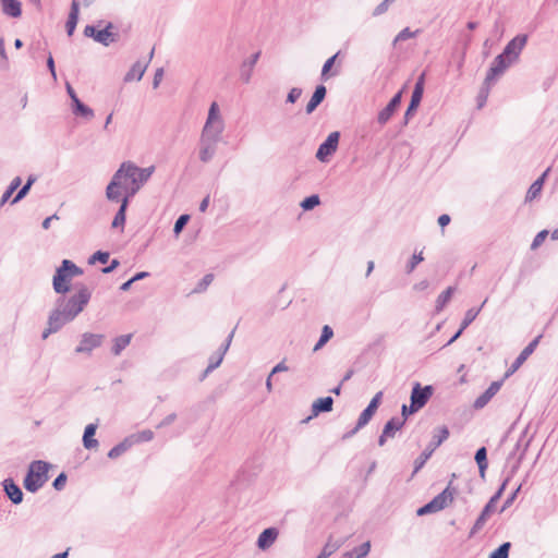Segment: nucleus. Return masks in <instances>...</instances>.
<instances>
[{"mask_svg": "<svg viewBox=\"0 0 558 558\" xmlns=\"http://www.w3.org/2000/svg\"><path fill=\"white\" fill-rule=\"evenodd\" d=\"M155 169V166L140 168L132 161L122 162L106 189L107 198L111 202L120 201V187L124 189V197L132 198L150 179Z\"/></svg>", "mask_w": 558, "mask_h": 558, "instance_id": "f257e3e1", "label": "nucleus"}, {"mask_svg": "<svg viewBox=\"0 0 558 558\" xmlns=\"http://www.w3.org/2000/svg\"><path fill=\"white\" fill-rule=\"evenodd\" d=\"M225 130V121L220 108L216 101L211 102L208 109V116L203 126L199 137V160L204 163L209 162L217 153V145L221 141Z\"/></svg>", "mask_w": 558, "mask_h": 558, "instance_id": "f03ea898", "label": "nucleus"}, {"mask_svg": "<svg viewBox=\"0 0 558 558\" xmlns=\"http://www.w3.org/2000/svg\"><path fill=\"white\" fill-rule=\"evenodd\" d=\"M90 298L92 291L85 284H80L75 294L70 298L60 296L57 300L56 307L50 315L57 317L58 322L64 326L83 312Z\"/></svg>", "mask_w": 558, "mask_h": 558, "instance_id": "7ed1b4c3", "label": "nucleus"}, {"mask_svg": "<svg viewBox=\"0 0 558 558\" xmlns=\"http://www.w3.org/2000/svg\"><path fill=\"white\" fill-rule=\"evenodd\" d=\"M49 463L36 460L28 466V472L24 478V487L31 493L39 490L48 480Z\"/></svg>", "mask_w": 558, "mask_h": 558, "instance_id": "20e7f679", "label": "nucleus"}, {"mask_svg": "<svg viewBox=\"0 0 558 558\" xmlns=\"http://www.w3.org/2000/svg\"><path fill=\"white\" fill-rule=\"evenodd\" d=\"M433 396V387L427 385L422 387L420 383H415L411 391V403L409 405V412L415 413L422 409Z\"/></svg>", "mask_w": 558, "mask_h": 558, "instance_id": "39448f33", "label": "nucleus"}, {"mask_svg": "<svg viewBox=\"0 0 558 558\" xmlns=\"http://www.w3.org/2000/svg\"><path fill=\"white\" fill-rule=\"evenodd\" d=\"M105 339L104 335L84 332L81 337L78 345L75 348V353L90 355L93 350L99 348Z\"/></svg>", "mask_w": 558, "mask_h": 558, "instance_id": "423d86ee", "label": "nucleus"}, {"mask_svg": "<svg viewBox=\"0 0 558 558\" xmlns=\"http://www.w3.org/2000/svg\"><path fill=\"white\" fill-rule=\"evenodd\" d=\"M513 62L505 56V53L498 54L486 74L485 85H492L497 80L498 76L504 74V72L511 65Z\"/></svg>", "mask_w": 558, "mask_h": 558, "instance_id": "0eeeda50", "label": "nucleus"}, {"mask_svg": "<svg viewBox=\"0 0 558 558\" xmlns=\"http://www.w3.org/2000/svg\"><path fill=\"white\" fill-rule=\"evenodd\" d=\"M339 132H331L327 138L319 145L316 158L324 162L328 159L329 156H331L333 153H336L339 144Z\"/></svg>", "mask_w": 558, "mask_h": 558, "instance_id": "6e6552de", "label": "nucleus"}, {"mask_svg": "<svg viewBox=\"0 0 558 558\" xmlns=\"http://www.w3.org/2000/svg\"><path fill=\"white\" fill-rule=\"evenodd\" d=\"M542 338V335H538L535 337L517 356L514 362L511 364V366L508 368V371L505 373L504 379L510 377L512 374H514L521 365L527 360V357L535 351L536 347L539 343V340Z\"/></svg>", "mask_w": 558, "mask_h": 558, "instance_id": "1a4fd4ad", "label": "nucleus"}, {"mask_svg": "<svg viewBox=\"0 0 558 558\" xmlns=\"http://www.w3.org/2000/svg\"><path fill=\"white\" fill-rule=\"evenodd\" d=\"M527 43V35L520 34L512 38L504 48L502 53L513 63L519 60L520 53Z\"/></svg>", "mask_w": 558, "mask_h": 558, "instance_id": "9d476101", "label": "nucleus"}, {"mask_svg": "<svg viewBox=\"0 0 558 558\" xmlns=\"http://www.w3.org/2000/svg\"><path fill=\"white\" fill-rule=\"evenodd\" d=\"M505 379L493 381L489 387L481 395L478 396L473 407L475 409H483L490 400L500 390Z\"/></svg>", "mask_w": 558, "mask_h": 558, "instance_id": "9b49d317", "label": "nucleus"}, {"mask_svg": "<svg viewBox=\"0 0 558 558\" xmlns=\"http://www.w3.org/2000/svg\"><path fill=\"white\" fill-rule=\"evenodd\" d=\"M424 78L425 74H421V76L417 78L414 89L412 92L411 101L409 104V107L405 111V119L418 107L423 93H424Z\"/></svg>", "mask_w": 558, "mask_h": 558, "instance_id": "f8f14e48", "label": "nucleus"}, {"mask_svg": "<svg viewBox=\"0 0 558 558\" xmlns=\"http://www.w3.org/2000/svg\"><path fill=\"white\" fill-rule=\"evenodd\" d=\"M70 282L71 279L66 275L65 270H62V266L57 268L56 274L52 279L53 290L58 294H64L70 291Z\"/></svg>", "mask_w": 558, "mask_h": 558, "instance_id": "ddd939ff", "label": "nucleus"}, {"mask_svg": "<svg viewBox=\"0 0 558 558\" xmlns=\"http://www.w3.org/2000/svg\"><path fill=\"white\" fill-rule=\"evenodd\" d=\"M401 102V93H397L388 102V105L378 112L377 121L380 125L386 124L392 114L395 113L396 109L399 107Z\"/></svg>", "mask_w": 558, "mask_h": 558, "instance_id": "4468645a", "label": "nucleus"}, {"mask_svg": "<svg viewBox=\"0 0 558 558\" xmlns=\"http://www.w3.org/2000/svg\"><path fill=\"white\" fill-rule=\"evenodd\" d=\"M260 57V51L253 53L248 59L244 60L240 68V77L243 83L247 84L251 81L253 69Z\"/></svg>", "mask_w": 558, "mask_h": 558, "instance_id": "2eb2a0df", "label": "nucleus"}, {"mask_svg": "<svg viewBox=\"0 0 558 558\" xmlns=\"http://www.w3.org/2000/svg\"><path fill=\"white\" fill-rule=\"evenodd\" d=\"M153 56H154V49H151V51L149 53L148 61H146V62L137 61V62H135L132 65V68L129 70V72L125 74L124 81L125 82H131V81H134V80L140 81L143 77V75H144V73H145V71H146V69L148 66V63H149L150 59L153 58Z\"/></svg>", "mask_w": 558, "mask_h": 558, "instance_id": "dca6fc26", "label": "nucleus"}, {"mask_svg": "<svg viewBox=\"0 0 558 558\" xmlns=\"http://www.w3.org/2000/svg\"><path fill=\"white\" fill-rule=\"evenodd\" d=\"M279 531L277 527L265 529L257 538V547L262 550L268 549L278 538Z\"/></svg>", "mask_w": 558, "mask_h": 558, "instance_id": "f3484780", "label": "nucleus"}, {"mask_svg": "<svg viewBox=\"0 0 558 558\" xmlns=\"http://www.w3.org/2000/svg\"><path fill=\"white\" fill-rule=\"evenodd\" d=\"M495 506H496V504L493 502L492 500H489L486 504V506L483 508L481 514L476 519L473 527L471 529L470 537H472L473 535H475L478 531H481L483 529V526L485 525L487 519L494 512Z\"/></svg>", "mask_w": 558, "mask_h": 558, "instance_id": "a211bd4d", "label": "nucleus"}, {"mask_svg": "<svg viewBox=\"0 0 558 558\" xmlns=\"http://www.w3.org/2000/svg\"><path fill=\"white\" fill-rule=\"evenodd\" d=\"M2 484L7 496L13 504L19 505L23 501V492L12 478H5Z\"/></svg>", "mask_w": 558, "mask_h": 558, "instance_id": "6ab92c4d", "label": "nucleus"}, {"mask_svg": "<svg viewBox=\"0 0 558 558\" xmlns=\"http://www.w3.org/2000/svg\"><path fill=\"white\" fill-rule=\"evenodd\" d=\"M2 13L12 19L22 15V3L19 0H0Z\"/></svg>", "mask_w": 558, "mask_h": 558, "instance_id": "aec40b11", "label": "nucleus"}, {"mask_svg": "<svg viewBox=\"0 0 558 558\" xmlns=\"http://www.w3.org/2000/svg\"><path fill=\"white\" fill-rule=\"evenodd\" d=\"M326 93H327V89L324 85H318L315 88V90L305 108V111L307 114H311L312 112H314L315 109L323 102V100L326 97Z\"/></svg>", "mask_w": 558, "mask_h": 558, "instance_id": "412c9836", "label": "nucleus"}, {"mask_svg": "<svg viewBox=\"0 0 558 558\" xmlns=\"http://www.w3.org/2000/svg\"><path fill=\"white\" fill-rule=\"evenodd\" d=\"M78 15H80V1L78 0H72L70 13L68 16V21L65 24L66 33L69 36H72L77 22H78Z\"/></svg>", "mask_w": 558, "mask_h": 558, "instance_id": "4be33fe9", "label": "nucleus"}, {"mask_svg": "<svg viewBox=\"0 0 558 558\" xmlns=\"http://www.w3.org/2000/svg\"><path fill=\"white\" fill-rule=\"evenodd\" d=\"M333 399L331 397L318 398L312 404V416H317L322 412L332 410Z\"/></svg>", "mask_w": 558, "mask_h": 558, "instance_id": "5701e85b", "label": "nucleus"}, {"mask_svg": "<svg viewBox=\"0 0 558 558\" xmlns=\"http://www.w3.org/2000/svg\"><path fill=\"white\" fill-rule=\"evenodd\" d=\"M345 539L339 538L333 539L332 536H329L328 541L324 545L320 554L317 556V558H328L333 553H336L343 544Z\"/></svg>", "mask_w": 558, "mask_h": 558, "instance_id": "b1692460", "label": "nucleus"}, {"mask_svg": "<svg viewBox=\"0 0 558 558\" xmlns=\"http://www.w3.org/2000/svg\"><path fill=\"white\" fill-rule=\"evenodd\" d=\"M549 170H550L549 168L546 169V171L531 184V186L527 190L526 195H525L526 202H531L539 195V193L543 189V185H544L545 178L548 174Z\"/></svg>", "mask_w": 558, "mask_h": 558, "instance_id": "393cba45", "label": "nucleus"}, {"mask_svg": "<svg viewBox=\"0 0 558 558\" xmlns=\"http://www.w3.org/2000/svg\"><path fill=\"white\" fill-rule=\"evenodd\" d=\"M113 27L112 23H108L107 26L104 29L97 31V34L95 36V41L104 45L109 46L111 43L117 40V34H113L110 32V29Z\"/></svg>", "mask_w": 558, "mask_h": 558, "instance_id": "a878e982", "label": "nucleus"}, {"mask_svg": "<svg viewBox=\"0 0 558 558\" xmlns=\"http://www.w3.org/2000/svg\"><path fill=\"white\" fill-rule=\"evenodd\" d=\"M96 429H97V425L94 423L88 424L85 427L84 435H83V446L88 450L98 447V440L96 438H94V436L96 434Z\"/></svg>", "mask_w": 558, "mask_h": 558, "instance_id": "bb28decb", "label": "nucleus"}, {"mask_svg": "<svg viewBox=\"0 0 558 558\" xmlns=\"http://www.w3.org/2000/svg\"><path fill=\"white\" fill-rule=\"evenodd\" d=\"M453 499V494L450 490V486L445 488L440 494L435 496L430 501L435 505L438 511L442 510L451 502Z\"/></svg>", "mask_w": 558, "mask_h": 558, "instance_id": "cd10ccee", "label": "nucleus"}, {"mask_svg": "<svg viewBox=\"0 0 558 558\" xmlns=\"http://www.w3.org/2000/svg\"><path fill=\"white\" fill-rule=\"evenodd\" d=\"M404 424V417H391L384 426V436H389L390 438H393L396 432L400 430Z\"/></svg>", "mask_w": 558, "mask_h": 558, "instance_id": "c85d7f7f", "label": "nucleus"}, {"mask_svg": "<svg viewBox=\"0 0 558 558\" xmlns=\"http://www.w3.org/2000/svg\"><path fill=\"white\" fill-rule=\"evenodd\" d=\"M133 446L130 437L124 438L121 442L112 447L109 452L108 457L110 459H117L120 456H122L124 452H126L131 447Z\"/></svg>", "mask_w": 558, "mask_h": 558, "instance_id": "c756f323", "label": "nucleus"}, {"mask_svg": "<svg viewBox=\"0 0 558 558\" xmlns=\"http://www.w3.org/2000/svg\"><path fill=\"white\" fill-rule=\"evenodd\" d=\"M475 461L478 465V472H480V476L482 478L485 477V472L487 470V466H488V463H487V450L485 447H481L477 449V451L475 452Z\"/></svg>", "mask_w": 558, "mask_h": 558, "instance_id": "7c9ffc66", "label": "nucleus"}, {"mask_svg": "<svg viewBox=\"0 0 558 558\" xmlns=\"http://www.w3.org/2000/svg\"><path fill=\"white\" fill-rule=\"evenodd\" d=\"M129 198L128 197H123L121 199V206L118 210V213L116 214L114 218H113V221H112V227L113 228H118V227H123L124 223H125V211H126V208H128V204H129Z\"/></svg>", "mask_w": 558, "mask_h": 558, "instance_id": "2f4dec72", "label": "nucleus"}, {"mask_svg": "<svg viewBox=\"0 0 558 558\" xmlns=\"http://www.w3.org/2000/svg\"><path fill=\"white\" fill-rule=\"evenodd\" d=\"M73 113L76 114V116H82L84 118H87V119H92L94 117V111L87 107L86 105H84L80 99L78 97L75 98L73 101Z\"/></svg>", "mask_w": 558, "mask_h": 558, "instance_id": "473e14b6", "label": "nucleus"}, {"mask_svg": "<svg viewBox=\"0 0 558 558\" xmlns=\"http://www.w3.org/2000/svg\"><path fill=\"white\" fill-rule=\"evenodd\" d=\"M132 335H122L113 340L112 353L119 355L131 342Z\"/></svg>", "mask_w": 558, "mask_h": 558, "instance_id": "72a5a7b5", "label": "nucleus"}, {"mask_svg": "<svg viewBox=\"0 0 558 558\" xmlns=\"http://www.w3.org/2000/svg\"><path fill=\"white\" fill-rule=\"evenodd\" d=\"M454 292L453 287H448L444 292H441L437 300H436V311L440 312L442 308L447 305V303L450 301L452 294Z\"/></svg>", "mask_w": 558, "mask_h": 558, "instance_id": "f704fd0d", "label": "nucleus"}, {"mask_svg": "<svg viewBox=\"0 0 558 558\" xmlns=\"http://www.w3.org/2000/svg\"><path fill=\"white\" fill-rule=\"evenodd\" d=\"M449 437V429L446 426H441L438 428L437 434L433 436L432 441L429 442V447L434 448V450L439 447L447 438Z\"/></svg>", "mask_w": 558, "mask_h": 558, "instance_id": "c9c22d12", "label": "nucleus"}, {"mask_svg": "<svg viewBox=\"0 0 558 558\" xmlns=\"http://www.w3.org/2000/svg\"><path fill=\"white\" fill-rule=\"evenodd\" d=\"M434 452V448L427 447L414 461V470L413 474L417 473L424 464L427 462V460L430 458L432 453Z\"/></svg>", "mask_w": 558, "mask_h": 558, "instance_id": "e433bc0d", "label": "nucleus"}, {"mask_svg": "<svg viewBox=\"0 0 558 558\" xmlns=\"http://www.w3.org/2000/svg\"><path fill=\"white\" fill-rule=\"evenodd\" d=\"M61 266L62 270L66 271V275L70 277L71 280L74 277L83 275V269L69 259H63Z\"/></svg>", "mask_w": 558, "mask_h": 558, "instance_id": "4c0bfd02", "label": "nucleus"}, {"mask_svg": "<svg viewBox=\"0 0 558 558\" xmlns=\"http://www.w3.org/2000/svg\"><path fill=\"white\" fill-rule=\"evenodd\" d=\"M132 444L146 442L150 441L154 438V433L150 429H143L138 433L132 434L129 436Z\"/></svg>", "mask_w": 558, "mask_h": 558, "instance_id": "58836bf2", "label": "nucleus"}, {"mask_svg": "<svg viewBox=\"0 0 558 558\" xmlns=\"http://www.w3.org/2000/svg\"><path fill=\"white\" fill-rule=\"evenodd\" d=\"M486 302H487V299L484 300V302L482 303V305L478 308H470L465 312L464 318L461 323L462 329H465L477 317V315L480 314L482 307L486 304Z\"/></svg>", "mask_w": 558, "mask_h": 558, "instance_id": "ea45409f", "label": "nucleus"}, {"mask_svg": "<svg viewBox=\"0 0 558 558\" xmlns=\"http://www.w3.org/2000/svg\"><path fill=\"white\" fill-rule=\"evenodd\" d=\"M63 326L58 322L57 317L49 315L48 327L44 330L41 338L47 339L49 335L59 331Z\"/></svg>", "mask_w": 558, "mask_h": 558, "instance_id": "a19ab883", "label": "nucleus"}, {"mask_svg": "<svg viewBox=\"0 0 558 558\" xmlns=\"http://www.w3.org/2000/svg\"><path fill=\"white\" fill-rule=\"evenodd\" d=\"M374 414L375 412H373L371 409L366 407L357 418L355 430H360L362 427L367 425Z\"/></svg>", "mask_w": 558, "mask_h": 558, "instance_id": "79ce46f5", "label": "nucleus"}, {"mask_svg": "<svg viewBox=\"0 0 558 558\" xmlns=\"http://www.w3.org/2000/svg\"><path fill=\"white\" fill-rule=\"evenodd\" d=\"M35 180L36 179L32 175L27 179L26 183L19 190V192L14 196L12 204L20 202L22 198H24L27 195V193H28L29 189L32 187V185L34 184Z\"/></svg>", "mask_w": 558, "mask_h": 558, "instance_id": "37998d69", "label": "nucleus"}, {"mask_svg": "<svg viewBox=\"0 0 558 558\" xmlns=\"http://www.w3.org/2000/svg\"><path fill=\"white\" fill-rule=\"evenodd\" d=\"M320 204V198L317 194H313L306 198H304L300 206L303 210L307 211V210H312L313 208H315L316 206H318Z\"/></svg>", "mask_w": 558, "mask_h": 558, "instance_id": "c03bdc74", "label": "nucleus"}, {"mask_svg": "<svg viewBox=\"0 0 558 558\" xmlns=\"http://www.w3.org/2000/svg\"><path fill=\"white\" fill-rule=\"evenodd\" d=\"M421 33L420 29L411 31L409 27L403 28L393 39V45L416 37Z\"/></svg>", "mask_w": 558, "mask_h": 558, "instance_id": "a18cd8bd", "label": "nucleus"}, {"mask_svg": "<svg viewBox=\"0 0 558 558\" xmlns=\"http://www.w3.org/2000/svg\"><path fill=\"white\" fill-rule=\"evenodd\" d=\"M222 360H223L222 354L216 353L215 355L210 356L208 366L204 371L202 379H204L210 372L216 369L221 364Z\"/></svg>", "mask_w": 558, "mask_h": 558, "instance_id": "49530a36", "label": "nucleus"}, {"mask_svg": "<svg viewBox=\"0 0 558 558\" xmlns=\"http://www.w3.org/2000/svg\"><path fill=\"white\" fill-rule=\"evenodd\" d=\"M424 260L423 252L414 253L405 266V272L411 274Z\"/></svg>", "mask_w": 558, "mask_h": 558, "instance_id": "de8ad7c7", "label": "nucleus"}, {"mask_svg": "<svg viewBox=\"0 0 558 558\" xmlns=\"http://www.w3.org/2000/svg\"><path fill=\"white\" fill-rule=\"evenodd\" d=\"M510 543L501 544L497 549H495L488 558H508L510 550Z\"/></svg>", "mask_w": 558, "mask_h": 558, "instance_id": "09e8293b", "label": "nucleus"}, {"mask_svg": "<svg viewBox=\"0 0 558 558\" xmlns=\"http://www.w3.org/2000/svg\"><path fill=\"white\" fill-rule=\"evenodd\" d=\"M214 280V275L213 274H207L205 275L202 280L196 284V287L194 288L193 292L194 293H202L204 292L208 286L213 282Z\"/></svg>", "mask_w": 558, "mask_h": 558, "instance_id": "8fccbe9b", "label": "nucleus"}, {"mask_svg": "<svg viewBox=\"0 0 558 558\" xmlns=\"http://www.w3.org/2000/svg\"><path fill=\"white\" fill-rule=\"evenodd\" d=\"M489 88L490 85L483 84V87L481 88L478 95H477V108L481 109L484 107V105L487 101L488 95H489Z\"/></svg>", "mask_w": 558, "mask_h": 558, "instance_id": "3c124183", "label": "nucleus"}, {"mask_svg": "<svg viewBox=\"0 0 558 558\" xmlns=\"http://www.w3.org/2000/svg\"><path fill=\"white\" fill-rule=\"evenodd\" d=\"M109 257L110 255L108 252L97 251L89 257L88 263L95 264L96 262H99L106 264L109 260Z\"/></svg>", "mask_w": 558, "mask_h": 558, "instance_id": "603ef678", "label": "nucleus"}, {"mask_svg": "<svg viewBox=\"0 0 558 558\" xmlns=\"http://www.w3.org/2000/svg\"><path fill=\"white\" fill-rule=\"evenodd\" d=\"M190 219L189 215H181L174 222L173 232L179 235Z\"/></svg>", "mask_w": 558, "mask_h": 558, "instance_id": "864d4df0", "label": "nucleus"}, {"mask_svg": "<svg viewBox=\"0 0 558 558\" xmlns=\"http://www.w3.org/2000/svg\"><path fill=\"white\" fill-rule=\"evenodd\" d=\"M371 550V543L365 542L361 546L354 548L352 551L355 554V558H365Z\"/></svg>", "mask_w": 558, "mask_h": 558, "instance_id": "5fc2aeb1", "label": "nucleus"}, {"mask_svg": "<svg viewBox=\"0 0 558 558\" xmlns=\"http://www.w3.org/2000/svg\"><path fill=\"white\" fill-rule=\"evenodd\" d=\"M338 56H339V52H337L336 54H333L332 57L327 59V61L324 63L323 69H322V78L323 80H326V76H327L328 72L330 71L331 66L333 65Z\"/></svg>", "mask_w": 558, "mask_h": 558, "instance_id": "6e6d98bb", "label": "nucleus"}, {"mask_svg": "<svg viewBox=\"0 0 558 558\" xmlns=\"http://www.w3.org/2000/svg\"><path fill=\"white\" fill-rule=\"evenodd\" d=\"M547 235H548V231L547 230H542L541 232H538L535 235V238H534V240H533V242L531 244V248L532 250L537 248L545 241Z\"/></svg>", "mask_w": 558, "mask_h": 558, "instance_id": "4d7b16f0", "label": "nucleus"}, {"mask_svg": "<svg viewBox=\"0 0 558 558\" xmlns=\"http://www.w3.org/2000/svg\"><path fill=\"white\" fill-rule=\"evenodd\" d=\"M66 483L65 473H60L53 481L52 486L56 490H62Z\"/></svg>", "mask_w": 558, "mask_h": 558, "instance_id": "13d9d810", "label": "nucleus"}, {"mask_svg": "<svg viewBox=\"0 0 558 558\" xmlns=\"http://www.w3.org/2000/svg\"><path fill=\"white\" fill-rule=\"evenodd\" d=\"M437 508L435 507V505L429 501L428 504H426L425 506L421 507L417 509L416 513L417 515H425L427 513H434V512H437Z\"/></svg>", "mask_w": 558, "mask_h": 558, "instance_id": "bf43d9fd", "label": "nucleus"}, {"mask_svg": "<svg viewBox=\"0 0 558 558\" xmlns=\"http://www.w3.org/2000/svg\"><path fill=\"white\" fill-rule=\"evenodd\" d=\"M381 398H383V391H378L374 397L373 399L371 400V402L368 403L367 408L371 409L373 412H376V410L378 409L379 404H380V401H381Z\"/></svg>", "mask_w": 558, "mask_h": 558, "instance_id": "052dcab7", "label": "nucleus"}, {"mask_svg": "<svg viewBox=\"0 0 558 558\" xmlns=\"http://www.w3.org/2000/svg\"><path fill=\"white\" fill-rule=\"evenodd\" d=\"M381 398H383V391H378L374 397L373 399L371 400V402L368 403L367 408L371 409L373 412H376V410L378 409L379 404H380V401H381Z\"/></svg>", "mask_w": 558, "mask_h": 558, "instance_id": "680f3d73", "label": "nucleus"}, {"mask_svg": "<svg viewBox=\"0 0 558 558\" xmlns=\"http://www.w3.org/2000/svg\"><path fill=\"white\" fill-rule=\"evenodd\" d=\"M301 95H302V89L298 88V87H293V88H291V90L289 92V94L287 96V101L294 104L300 98Z\"/></svg>", "mask_w": 558, "mask_h": 558, "instance_id": "e2e57ef3", "label": "nucleus"}, {"mask_svg": "<svg viewBox=\"0 0 558 558\" xmlns=\"http://www.w3.org/2000/svg\"><path fill=\"white\" fill-rule=\"evenodd\" d=\"M389 3H391L389 0H384L383 2H380V3L375 8V10H374V12H373V15H374V16H378V15L384 14V13L388 10Z\"/></svg>", "mask_w": 558, "mask_h": 558, "instance_id": "0e129e2a", "label": "nucleus"}, {"mask_svg": "<svg viewBox=\"0 0 558 558\" xmlns=\"http://www.w3.org/2000/svg\"><path fill=\"white\" fill-rule=\"evenodd\" d=\"M8 65V57L4 49V41L0 38V66L7 68Z\"/></svg>", "mask_w": 558, "mask_h": 558, "instance_id": "69168bd1", "label": "nucleus"}, {"mask_svg": "<svg viewBox=\"0 0 558 558\" xmlns=\"http://www.w3.org/2000/svg\"><path fill=\"white\" fill-rule=\"evenodd\" d=\"M332 336H333L332 328L328 325H325L322 329L320 339L328 342L332 338Z\"/></svg>", "mask_w": 558, "mask_h": 558, "instance_id": "338daca9", "label": "nucleus"}, {"mask_svg": "<svg viewBox=\"0 0 558 558\" xmlns=\"http://www.w3.org/2000/svg\"><path fill=\"white\" fill-rule=\"evenodd\" d=\"M177 418V414L175 413H171L169 415H167L158 425H157V428H162L165 426H168L170 424H172Z\"/></svg>", "mask_w": 558, "mask_h": 558, "instance_id": "774afa93", "label": "nucleus"}]
</instances>
